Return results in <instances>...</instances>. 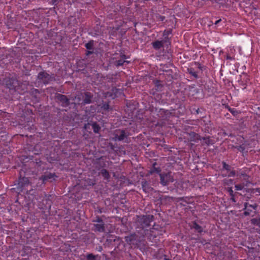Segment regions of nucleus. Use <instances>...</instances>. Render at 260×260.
<instances>
[{"label":"nucleus","instance_id":"obj_41","mask_svg":"<svg viewBox=\"0 0 260 260\" xmlns=\"http://www.w3.org/2000/svg\"><path fill=\"white\" fill-rule=\"evenodd\" d=\"M236 175V171L235 170L230 171V173L228 175V177H234Z\"/></svg>","mask_w":260,"mask_h":260},{"label":"nucleus","instance_id":"obj_61","mask_svg":"<svg viewBox=\"0 0 260 260\" xmlns=\"http://www.w3.org/2000/svg\"><path fill=\"white\" fill-rule=\"evenodd\" d=\"M99 33V31H96V32L94 34V35H98Z\"/></svg>","mask_w":260,"mask_h":260},{"label":"nucleus","instance_id":"obj_21","mask_svg":"<svg viewBox=\"0 0 260 260\" xmlns=\"http://www.w3.org/2000/svg\"><path fill=\"white\" fill-rule=\"evenodd\" d=\"M105 167H106L105 162L102 159V158H99L98 161L96 163V168L98 170H100L101 168H103Z\"/></svg>","mask_w":260,"mask_h":260},{"label":"nucleus","instance_id":"obj_39","mask_svg":"<svg viewBox=\"0 0 260 260\" xmlns=\"http://www.w3.org/2000/svg\"><path fill=\"white\" fill-rule=\"evenodd\" d=\"M227 190L230 194V197H233L235 194L232 187H228Z\"/></svg>","mask_w":260,"mask_h":260},{"label":"nucleus","instance_id":"obj_29","mask_svg":"<svg viewBox=\"0 0 260 260\" xmlns=\"http://www.w3.org/2000/svg\"><path fill=\"white\" fill-rule=\"evenodd\" d=\"M251 222L254 225L260 228V217L259 218H253L251 220Z\"/></svg>","mask_w":260,"mask_h":260},{"label":"nucleus","instance_id":"obj_47","mask_svg":"<svg viewBox=\"0 0 260 260\" xmlns=\"http://www.w3.org/2000/svg\"><path fill=\"white\" fill-rule=\"evenodd\" d=\"M103 108L104 110H108L109 108V105L108 104H104L103 106Z\"/></svg>","mask_w":260,"mask_h":260},{"label":"nucleus","instance_id":"obj_26","mask_svg":"<svg viewBox=\"0 0 260 260\" xmlns=\"http://www.w3.org/2000/svg\"><path fill=\"white\" fill-rule=\"evenodd\" d=\"M124 62L128 63L129 62L126 60H124L123 59H119L118 60H116L114 62V64L117 67H118L119 66H122Z\"/></svg>","mask_w":260,"mask_h":260},{"label":"nucleus","instance_id":"obj_25","mask_svg":"<svg viewBox=\"0 0 260 260\" xmlns=\"http://www.w3.org/2000/svg\"><path fill=\"white\" fill-rule=\"evenodd\" d=\"M194 64L197 66L198 69L200 70V74L202 73V72L206 70V67L202 65L198 62H195Z\"/></svg>","mask_w":260,"mask_h":260},{"label":"nucleus","instance_id":"obj_20","mask_svg":"<svg viewBox=\"0 0 260 260\" xmlns=\"http://www.w3.org/2000/svg\"><path fill=\"white\" fill-rule=\"evenodd\" d=\"M155 90L157 91H161L163 90L164 85L161 83L160 80H156L154 81Z\"/></svg>","mask_w":260,"mask_h":260},{"label":"nucleus","instance_id":"obj_15","mask_svg":"<svg viewBox=\"0 0 260 260\" xmlns=\"http://www.w3.org/2000/svg\"><path fill=\"white\" fill-rule=\"evenodd\" d=\"M95 229L94 231L95 232H104L105 231V224L104 223H97L93 224Z\"/></svg>","mask_w":260,"mask_h":260},{"label":"nucleus","instance_id":"obj_48","mask_svg":"<svg viewBox=\"0 0 260 260\" xmlns=\"http://www.w3.org/2000/svg\"><path fill=\"white\" fill-rule=\"evenodd\" d=\"M243 214L247 216H249L250 215V212L249 211H246L245 210L244 213H243Z\"/></svg>","mask_w":260,"mask_h":260},{"label":"nucleus","instance_id":"obj_28","mask_svg":"<svg viewBox=\"0 0 260 260\" xmlns=\"http://www.w3.org/2000/svg\"><path fill=\"white\" fill-rule=\"evenodd\" d=\"M244 183H242L239 184H236L235 187L236 190H241L244 189Z\"/></svg>","mask_w":260,"mask_h":260},{"label":"nucleus","instance_id":"obj_1","mask_svg":"<svg viewBox=\"0 0 260 260\" xmlns=\"http://www.w3.org/2000/svg\"><path fill=\"white\" fill-rule=\"evenodd\" d=\"M93 94L90 92H78L75 96L74 100L79 104L85 105L92 103Z\"/></svg>","mask_w":260,"mask_h":260},{"label":"nucleus","instance_id":"obj_52","mask_svg":"<svg viewBox=\"0 0 260 260\" xmlns=\"http://www.w3.org/2000/svg\"><path fill=\"white\" fill-rule=\"evenodd\" d=\"M200 112V109L199 108H198L196 110V113L197 114H199Z\"/></svg>","mask_w":260,"mask_h":260},{"label":"nucleus","instance_id":"obj_40","mask_svg":"<svg viewBox=\"0 0 260 260\" xmlns=\"http://www.w3.org/2000/svg\"><path fill=\"white\" fill-rule=\"evenodd\" d=\"M258 207V205L256 203H254L253 204H249V207H251L253 208L254 210H256L257 208Z\"/></svg>","mask_w":260,"mask_h":260},{"label":"nucleus","instance_id":"obj_5","mask_svg":"<svg viewBox=\"0 0 260 260\" xmlns=\"http://www.w3.org/2000/svg\"><path fill=\"white\" fill-rule=\"evenodd\" d=\"M160 183L163 186H167L170 182H173L174 179L171 172L159 174Z\"/></svg>","mask_w":260,"mask_h":260},{"label":"nucleus","instance_id":"obj_55","mask_svg":"<svg viewBox=\"0 0 260 260\" xmlns=\"http://www.w3.org/2000/svg\"><path fill=\"white\" fill-rule=\"evenodd\" d=\"M226 181H228L229 183H232V182H233V180H232V179H229V180H226Z\"/></svg>","mask_w":260,"mask_h":260},{"label":"nucleus","instance_id":"obj_10","mask_svg":"<svg viewBox=\"0 0 260 260\" xmlns=\"http://www.w3.org/2000/svg\"><path fill=\"white\" fill-rule=\"evenodd\" d=\"M171 113L168 110L160 109L157 113V115L162 120H166L170 118Z\"/></svg>","mask_w":260,"mask_h":260},{"label":"nucleus","instance_id":"obj_45","mask_svg":"<svg viewBox=\"0 0 260 260\" xmlns=\"http://www.w3.org/2000/svg\"><path fill=\"white\" fill-rule=\"evenodd\" d=\"M249 204L248 203V202H245L244 203V208L243 209V210H246L247 208H248L249 207Z\"/></svg>","mask_w":260,"mask_h":260},{"label":"nucleus","instance_id":"obj_37","mask_svg":"<svg viewBox=\"0 0 260 260\" xmlns=\"http://www.w3.org/2000/svg\"><path fill=\"white\" fill-rule=\"evenodd\" d=\"M172 32V31L171 30H165L164 31V33H163V37H168V36L171 34Z\"/></svg>","mask_w":260,"mask_h":260},{"label":"nucleus","instance_id":"obj_17","mask_svg":"<svg viewBox=\"0 0 260 260\" xmlns=\"http://www.w3.org/2000/svg\"><path fill=\"white\" fill-rule=\"evenodd\" d=\"M152 45L153 48L155 50H159L160 48L162 47L163 46V42L161 41H155L152 43Z\"/></svg>","mask_w":260,"mask_h":260},{"label":"nucleus","instance_id":"obj_11","mask_svg":"<svg viewBox=\"0 0 260 260\" xmlns=\"http://www.w3.org/2000/svg\"><path fill=\"white\" fill-rule=\"evenodd\" d=\"M141 184L143 191L145 192H149L153 190L150 186V182L145 179H142Z\"/></svg>","mask_w":260,"mask_h":260},{"label":"nucleus","instance_id":"obj_46","mask_svg":"<svg viewBox=\"0 0 260 260\" xmlns=\"http://www.w3.org/2000/svg\"><path fill=\"white\" fill-rule=\"evenodd\" d=\"M245 181V183H244L245 186H248V185L251 183L250 181L249 180V179H246V180H244Z\"/></svg>","mask_w":260,"mask_h":260},{"label":"nucleus","instance_id":"obj_9","mask_svg":"<svg viewBox=\"0 0 260 260\" xmlns=\"http://www.w3.org/2000/svg\"><path fill=\"white\" fill-rule=\"evenodd\" d=\"M57 177V176L55 173H48L42 176L40 179L42 181V183H45L47 181L50 180L52 181L54 180Z\"/></svg>","mask_w":260,"mask_h":260},{"label":"nucleus","instance_id":"obj_43","mask_svg":"<svg viewBox=\"0 0 260 260\" xmlns=\"http://www.w3.org/2000/svg\"><path fill=\"white\" fill-rule=\"evenodd\" d=\"M93 53V50H88L86 53V56H89L90 55V54H92V53Z\"/></svg>","mask_w":260,"mask_h":260},{"label":"nucleus","instance_id":"obj_63","mask_svg":"<svg viewBox=\"0 0 260 260\" xmlns=\"http://www.w3.org/2000/svg\"><path fill=\"white\" fill-rule=\"evenodd\" d=\"M123 58H125V59L126 58V56H125V55H123Z\"/></svg>","mask_w":260,"mask_h":260},{"label":"nucleus","instance_id":"obj_16","mask_svg":"<svg viewBox=\"0 0 260 260\" xmlns=\"http://www.w3.org/2000/svg\"><path fill=\"white\" fill-rule=\"evenodd\" d=\"M156 163L153 164V167L150 169V170L148 171V174L152 175L153 173H157L159 175L161 172V169L160 168H156L155 165Z\"/></svg>","mask_w":260,"mask_h":260},{"label":"nucleus","instance_id":"obj_27","mask_svg":"<svg viewBox=\"0 0 260 260\" xmlns=\"http://www.w3.org/2000/svg\"><path fill=\"white\" fill-rule=\"evenodd\" d=\"M226 108L235 116L238 114V111L234 108H231L229 106H226Z\"/></svg>","mask_w":260,"mask_h":260},{"label":"nucleus","instance_id":"obj_38","mask_svg":"<svg viewBox=\"0 0 260 260\" xmlns=\"http://www.w3.org/2000/svg\"><path fill=\"white\" fill-rule=\"evenodd\" d=\"M202 139L204 140L205 141V143L207 145L209 146L211 144V140H210L209 138L203 137L201 139V140Z\"/></svg>","mask_w":260,"mask_h":260},{"label":"nucleus","instance_id":"obj_3","mask_svg":"<svg viewBox=\"0 0 260 260\" xmlns=\"http://www.w3.org/2000/svg\"><path fill=\"white\" fill-rule=\"evenodd\" d=\"M29 184V181L28 178L25 177H20L19 180H18L17 184H15L16 187L12 188V189H16V192L18 193H20L21 192L23 191L24 187L27 186Z\"/></svg>","mask_w":260,"mask_h":260},{"label":"nucleus","instance_id":"obj_34","mask_svg":"<svg viewBox=\"0 0 260 260\" xmlns=\"http://www.w3.org/2000/svg\"><path fill=\"white\" fill-rule=\"evenodd\" d=\"M238 151L243 152L245 149V146L244 145H241L240 146H236L235 147Z\"/></svg>","mask_w":260,"mask_h":260},{"label":"nucleus","instance_id":"obj_59","mask_svg":"<svg viewBox=\"0 0 260 260\" xmlns=\"http://www.w3.org/2000/svg\"><path fill=\"white\" fill-rule=\"evenodd\" d=\"M250 197H247L246 199V201H248L250 199Z\"/></svg>","mask_w":260,"mask_h":260},{"label":"nucleus","instance_id":"obj_2","mask_svg":"<svg viewBox=\"0 0 260 260\" xmlns=\"http://www.w3.org/2000/svg\"><path fill=\"white\" fill-rule=\"evenodd\" d=\"M154 219L152 215H140L137 216L136 226L138 228H147L150 226V222Z\"/></svg>","mask_w":260,"mask_h":260},{"label":"nucleus","instance_id":"obj_4","mask_svg":"<svg viewBox=\"0 0 260 260\" xmlns=\"http://www.w3.org/2000/svg\"><path fill=\"white\" fill-rule=\"evenodd\" d=\"M38 79L45 84H47L51 81L55 80L54 74L50 75L45 71L41 72L38 74Z\"/></svg>","mask_w":260,"mask_h":260},{"label":"nucleus","instance_id":"obj_58","mask_svg":"<svg viewBox=\"0 0 260 260\" xmlns=\"http://www.w3.org/2000/svg\"><path fill=\"white\" fill-rule=\"evenodd\" d=\"M183 198H178V201H183Z\"/></svg>","mask_w":260,"mask_h":260},{"label":"nucleus","instance_id":"obj_32","mask_svg":"<svg viewBox=\"0 0 260 260\" xmlns=\"http://www.w3.org/2000/svg\"><path fill=\"white\" fill-rule=\"evenodd\" d=\"M162 41L163 42V45L165 44L167 46L171 44L170 39L168 37H164V39Z\"/></svg>","mask_w":260,"mask_h":260},{"label":"nucleus","instance_id":"obj_18","mask_svg":"<svg viewBox=\"0 0 260 260\" xmlns=\"http://www.w3.org/2000/svg\"><path fill=\"white\" fill-rule=\"evenodd\" d=\"M188 73L193 76L196 79L200 77V72L196 71L192 68L187 69Z\"/></svg>","mask_w":260,"mask_h":260},{"label":"nucleus","instance_id":"obj_30","mask_svg":"<svg viewBox=\"0 0 260 260\" xmlns=\"http://www.w3.org/2000/svg\"><path fill=\"white\" fill-rule=\"evenodd\" d=\"M223 169H224L228 171H230L231 170V167L227 164L225 162H222Z\"/></svg>","mask_w":260,"mask_h":260},{"label":"nucleus","instance_id":"obj_7","mask_svg":"<svg viewBox=\"0 0 260 260\" xmlns=\"http://www.w3.org/2000/svg\"><path fill=\"white\" fill-rule=\"evenodd\" d=\"M55 99L57 101L61 103L63 107H67L70 105V100L65 95L57 93L55 96Z\"/></svg>","mask_w":260,"mask_h":260},{"label":"nucleus","instance_id":"obj_57","mask_svg":"<svg viewBox=\"0 0 260 260\" xmlns=\"http://www.w3.org/2000/svg\"><path fill=\"white\" fill-rule=\"evenodd\" d=\"M102 250H103L102 247V246H100L99 251H101Z\"/></svg>","mask_w":260,"mask_h":260},{"label":"nucleus","instance_id":"obj_19","mask_svg":"<svg viewBox=\"0 0 260 260\" xmlns=\"http://www.w3.org/2000/svg\"><path fill=\"white\" fill-rule=\"evenodd\" d=\"M100 174L104 177V179L107 180L108 181H110V175L107 170L104 169H102Z\"/></svg>","mask_w":260,"mask_h":260},{"label":"nucleus","instance_id":"obj_23","mask_svg":"<svg viewBox=\"0 0 260 260\" xmlns=\"http://www.w3.org/2000/svg\"><path fill=\"white\" fill-rule=\"evenodd\" d=\"M192 228L194 229L198 233H201L203 231L202 227L195 221L193 222Z\"/></svg>","mask_w":260,"mask_h":260},{"label":"nucleus","instance_id":"obj_56","mask_svg":"<svg viewBox=\"0 0 260 260\" xmlns=\"http://www.w3.org/2000/svg\"><path fill=\"white\" fill-rule=\"evenodd\" d=\"M203 121H204V122L205 123V124H207L208 122H210L209 120H208L207 122L205 120H203Z\"/></svg>","mask_w":260,"mask_h":260},{"label":"nucleus","instance_id":"obj_33","mask_svg":"<svg viewBox=\"0 0 260 260\" xmlns=\"http://www.w3.org/2000/svg\"><path fill=\"white\" fill-rule=\"evenodd\" d=\"M86 258L87 260H96V256L92 253H89L86 255Z\"/></svg>","mask_w":260,"mask_h":260},{"label":"nucleus","instance_id":"obj_24","mask_svg":"<svg viewBox=\"0 0 260 260\" xmlns=\"http://www.w3.org/2000/svg\"><path fill=\"white\" fill-rule=\"evenodd\" d=\"M94 41L90 40L85 45L86 48L88 50H93Z\"/></svg>","mask_w":260,"mask_h":260},{"label":"nucleus","instance_id":"obj_54","mask_svg":"<svg viewBox=\"0 0 260 260\" xmlns=\"http://www.w3.org/2000/svg\"><path fill=\"white\" fill-rule=\"evenodd\" d=\"M160 19L161 21H163L164 19H165V17L164 16H160Z\"/></svg>","mask_w":260,"mask_h":260},{"label":"nucleus","instance_id":"obj_12","mask_svg":"<svg viewBox=\"0 0 260 260\" xmlns=\"http://www.w3.org/2000/svg\"><path fill=\"white\" fill-rule=\"evenodd\" d=\"M138 236L136 233H133L131 235L125 236L124 239L125 242L129 245L134 244V242L137 240Z\"/></svg>","mask_w":260,"mask_h":260},{"label":"nucleus","instance_id":"obj_6","mask_svg":"<svg viewBox=\"0 0 260 260\" xmlns=\"http://www.w3.org/2000/svg\"><path fill=\"white\" fill-rule=\"evenodd\" d=\"M6 85L10 90H17L19 86V82L15 77L6 78L5 80Z\"/></svg>","mask_w":260,"mask_h":260},{"label":"nucleus","instance_id":"obj_22","mask_svg":"<svg viewBox=\"0 0 260 260\" xmlns=\"http://www.w3.org/2000/svg\"><path fill=\"white\" fill-rule=\"evenodd\" d=\"M91 126L94 133H98L101 129L100 125L95 122L92 123Z\"/></svg>","mask_w":260,"mask_h":260},{"label":"nucleus","instance_id":"obj_14","mask_svg":"<svg viewBox=\"0 0 260 260\" xmlns=\"http://www.w3.org/2000/svg\"><path fill=\"white\" fill-rule=\"evenodd\" d=\"M137 233L139 235L140 238H144L145 235L148 233V230L146 228H138L136 226Z\"/></svg>","mask_w":260,"mask_h":260},{"label":"nucleus","instance_id":"obj_31","mask_svg":"<svg viewBox=\"0 0 260 260\" xmlns=\"http://www.w3.org/2000/svg\"><path fill=\"white\" fill-rule=\"evenodd\" d=\"M86 183L89 186H93L95 184L96 182L95 180L91 179H88L87 180H86Z\"/></svg>","mask_w":260,"mask_h":260},{"label":"nucleus","instance_id":"obj_8","mask_svg":"<svg viewBox=\"0 0 260 260\" xmlns=\"http://www.w3.org/2000/svg\"><path fill=\"white\" fill-rule=\"evenodd\" d=\"M114 136L115 140L121 141L126 138L128 135L124 130L119 129L115 131Z\"/></svg>","mask_w":260,"mask_h":260},{"label":"nucleus","instance_id":"obj_49","mask_svg":"<svg viewBox=\"0 0 260 260\" xmlns=\"http://www.w3.org/2000/svg\"><path fill=\"white\" fill-rule=\"evenodd\" d=\"M231 200H232V202L234 203L236 202V200L235 198V194L233 195V197H231Z\"/></svg>","mask_w":260,"mask_h":260},{"label":"nucleus","instance_id":"obj_35","mask_svg":"<svg viewBox=\"0 0 260 260\" xmlns=\"http://www.w3.org/2000/svg\"><path fill=\"white\" fill-rule=\"evenodd\" d=\"M242 177L244 180H246L249 178V176L246 173H241L239 175V178H241Z\"/></svg>","mask_w":260,"mask_h":260},{"label":"nucleus","instance_id":"obj_62","mask_svg":"<svg viewBox=\"0 0 260 260\" xmlns=\"http://www.w3.org/2000/svg\"><path fill=\"white\" fill-rule=\"evenodd\" d=\"M166 198L172 199L173 198L170 197H166Z\"/></svg>","mask_w":260,"mask_h":260},{"label":"nucleus","instance_id":"obj_36","mask_svg":"<svg viewBox=\"0 0 260 260\" xmlns=\"http://www.w3.org/2000/svg\"><path fill=\"white\" fill-rule=\"evenodd\" d=\"M93 222H98L99 223H104L102 219L99 216H96V219L93 220Z\"/></svg>","mask_w":260,"mask_h":260},{"label":"nucleus","instance_id":"obj_44","mask_svg":"<svg viewBox=\"0 0 260 260\" xmlns=\"http://www.w3.org/2000/svg\"><path fill=\"white\" fill-rule=\"evenodd\" d=\"M91 124L89 123H87V124H85L84 125V128L85 129H87L88 128H90V126H91Z\"/></svg>","mask_w":260,"mask_h":260},{"label":"nucleus","instance_id":"obj_51","mask_svg":"<svg viewBox=\"0 0 260 260\" xmlns=\"http://www.w3.org/2000/svg\"><path fill=\"white\" fill-rule=\"evenodd\" d=\"M221 21V19H218V20L216 21L214 23V24L215 25H217L218 24H219V22H220Z\"/></svg>","mask_w":260,"mask_h":260},{"label":"nucleus","instance_id":"obj_50","mask_svg":"<svg viewBox=\"0 0 260 260\" xmlns=\"http://www.w3.org/2000/svg\"><path fill=\"white\" fill-rule=\"evenodd\" d=\"M245 191L247 192H253V190L254 189H244Z\"/></svg>","mask_w":260,"mask_h":260},{"label":"nucleus","instance_id":"obj_60","mask_svg":"<svg viewBox=\"0 0 260 260\" xmlns=\"http://www.w3.org/2000/svg\"><path fill=\"white\" fill-rule=\"evenodd\" d=\"M246 211H249L250 213L252 211L250 209H248V208H247V209L246 210Z\"/></svg>","mask_w":260,"mask_h":260},{"label":"nucleus","instance_id":"obj_42","mask_svg":"<svg viewBox=\"0 0 260 260\" xmlns=\"http://www.w3.org/2000/svg\"><path fill=\"white\" fill-rule=\"evenodd\" d=\"M31 93L32 94H36L37 93H39V91L37 89L32 88L31 90Z\"/></svg>","mask_w":260,"mask_h":260},{"label":"nucleus","instance_id":"obj_13","mask_svg":"<svg viewBox=\"0 0 260 260\" xmlns=\"http://www.w3.org/2000/svg\"><path fill=\"white\" fill-rule=\"evenodd\" d=\"M188 136L190 141L197 142L198 140H201L200 136L193 132L188 133Z\"/></svg>","mask_w":260,"mask_h":260},{"label":"nucleus","instance_id":"obj_53","mask_svg":"<svg viewBox=\"0 0 260 260\" xmlns=\"http://www.w3.org/2000/svg\"><path fill=\"white\" fill-rule=\"evenodd\" d=\"M226 59H230V60H232L233 58L232 57L230 56H227Z\"/></svg>","mask_w":260,"mask_h":260}]
</instances>
